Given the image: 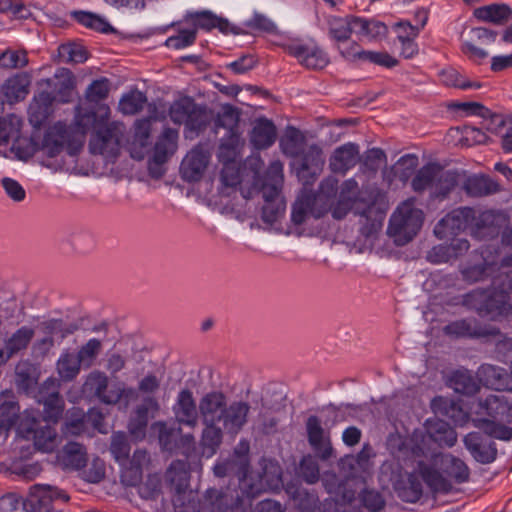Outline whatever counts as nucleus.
<instances>
[{
	"mask_svg": "<svg viewBox=\"0 0 512 512\" xmlns=\"http://www.w3.org/2000/svg\"><path fill=\"white\" fill-rule=\"evenodd\" d=\"M210 153L203 146L197 145L187 153L180 165V174L184 181L197 182L209 164Z\"/></svg>",
	"mask_w": 512,
	"mask_h": 512,
	"instance_id": "12",
	"label": "nucleus"
},
{
	"mask_svg": "<svg viewBox=\"0 0 512 512\" xmlns=\"http://www.w3.org/2000/svg\"><path fill=\"white\" fill-rule=\"evenodd\" d=\"M61 431L66 437L81 435L93 437L94 435L87 426L85 412L78 407H73L66 412Z\"/></svg>",
	"mask_w": 512,
	"mask_h": 512,
	"instance_id": "28",
	"label": "nucleus"
},
{
	"mask_svg": "<svg viewBox=\"0 0 512 512\" xmlns=\"http://www.w3.org/2000/svg\"><path fill=\"white\" fill-rule=\"evenodd\" d=\"M146 102L147 97L143 92L133 90L122 96L119 109L125 115H134L144 108Z\"/></svg>",
	"mask_w": 512,
	"mask_h": 512,
	"instance_id": "50",
	"label": "nucleus"
},
{
	"mask_svg": "<svg viewBox=\"0 0 512 512\" xmlns=\"http://www.w3.org/2000/svg\"><path fill=\"white\" fill-rule=\"evenodd\" d=\"M464 445L472 457L481 464H490L497 457L496 444L480 432H470L464 437Z\"/></svg>",
	"mask_w": 512,
	"mask_h": 512,
	"instance_id": "14",
	"label": "nucleus"
},
{
	"mask_svg": "<svg viewBox=\"0 0 512 512\" xmlns=\"http://www.w3.org/2000/svg\"><path fill=\"white\" fill-rule=\"evenodd\" d=\"M102 350V342L99 339H89L84 345H82L78 352L77 357L85 368H89L93 365L94 360Z\"/></svg>",
	"mask_w": 512,
	"mask_h": 512,
	"instance_id": "55",
	"label": "nucleus"
},
{
	"mask_svg": "<svg viewBox=\"0 0 512 512\" xmlns=\"http://www.w3.org/2000/svg\"><path fill=\"white\" fill-rule=\"evenodd\" d=\"M109 91V80L107 78H101L94 80L87 87L85 96L89 102L98 103L108 97Z\"/></svg>",
	"mask_w": 512,
	"mask_h": 512,
	"instance_id": "62",
	"label": "nucleus"
},
{
	"mask_svg": "<svg viewBox=\"0 0 512 512\" xmlns=\"http://www.w3.org/2000/svg\"><path fill=\"white\" fill-rule=\"evenodd\" d=\"M176 421L181 425L194 428L198 424V410L193 393L189 389H182L173 405Z\"/></svg>",
	"mask_w": 512,
	"mask_h": 512,
	"instance_id": "16",
	"label": "nucleus"
},
{
	"mask_svg": "<svg viewBox=\"0 0 512 512\" xmlns=\"http://www.w3.org/2000/svg\"><path fill=\"white\" fill-rule=\"evenodd\" d=\"M21 125V120L14 115L0 118V146L7 144L10 139L20 133Z\"/></svg>",
	"mask_w": 512,
	"mask_h": 512,
	"instance_id": "56",
	"label": "nucleus"
},
{
	"mask_svg": "<svg viewBox=\"0 0 512 512\" xmlns=\"http://www.w3.org/2000/svg\"><path fill=\"white\" fill-rule=\"evenodd\" d=\"M299 474L308 484L316 483L320 477L317 460L311 455L304 456L300 462Z\"/></svg>",
	"mask_w": 512,
	"mask_h": 512,
	"instance_id": "61",
	"label": "nucleus"
},
{
	"mask_svg": "<svg viewBox=\"0 0 512 512\" xmlns=\"http://www.w3.org/2000/svg\"><path fill=\"white\" fill-rule=\"evenodd\" d=\"M195 102L190 97H183L174 101L169 109V116L174 123L184 124L189 114L195 109Z\"/></svg>",
	"mask_w": 512,
	"mask_h": 512,
	"instance_id": "52",
	"label": "nucleus"
},
{
	"mask_svg": "<svg viewBox=\"0 0 512 512\" xmlns=\"http://www.w3.org/2000/svg\"><path fill=\"white\" fill-rule=\"evenodd\" d=\"M81 366L83 364L77 355L67 351L60 355L56 364L59 377L65 382L74 380L80 373Z\"/></svg>",
	"mask_w": 512,
	"mask_h": 512,
	"instance_id": "43",
	"label": "nucleus"
},
{
	"mask_svg": "<svg viewBox=\"0 0 512 512\" xmlns=\"http://www.w3.org/2000/svg\"><path fill=\"white\" fill-rule=\"evenodd\" d=\"M123 134L124 126L119 122H111L98 127L89 141L90 153L101 155L108 160H114L120 153Z\"/></svg>",
	"mask_w": 512,
	"mask_h": 512,
	"instance_id": "6",
	"label": "nucleus"
},
{
	"mask_svg": "<svg viewBox=\"0 0 512 512\" xmlns=\"http://www.w3.org/2000/svg\"><path fill=\"white\" fill-rule=\"evenodd\" d=\"M497 32L485 27L470 29L462 41L461 51L473 62L481 63L488 57V52L477 46V43H493Z\"/></svg>",
	"mask_w": 512,
	"mask_h": 512,
	"instance_id": "11",
	"label": "nucleus"
},
{
	"mask_svg": "<svg viewBox=\"0 0 512 512\" xmlns=\"http://www.w3.org/2000/svg\"><path fill=\"white\" fill-rule=\"evenodd\" d=\"M510 295L503 289L473 290L463 297V305L475 310L480 316L506 315L511 310Z\"/></svg>",
	"mask_w": 512,
	"mask_h": 512,
	"instance_id": "5",
	"label": "nucleus"
},
{
	"mask_svg": "<svg viewBox=\"0 0 512 512\" xmlns=\"http://www.w3.org/2000/svg\"><path fill=\"white\" fill-rule=\"evenodd\" d=\"M69 499V495L56 486L35 484L30 487L29 495L23 505L26 512H51L55 509L52 506L54 501L68 502Z\"/></svg>",
	"mask_w": 512,
	"mask_h": 512,
	"instance_id": "7",
	"label": "nucleus"
},
{
	"mask_svg": "<svg viewBox=\"0 0 512 512\" xmlns=\"http://www.w3.org/2000/svg\"><path fill=\"white\" fill-rule=\"evenodd\" d=\"M165 477L175 512H202L199 495L189 485L190 474L186 462L173 461Z\"/></svg>",
	"mask_w": 512,
	"mask_h": 512,
	"instance_id": "2",
	"label": "nucleus"
},
{
	"mask_svg": "<svg viewBox=\"0 0 512 512\" xmlns=\"http://www.w3.org/2000/svg\"><path fill=\"white\" fill-rule=\"evenodd\" d=\"M221 416L224 430L228 434H238L247 423L250 405L245 401H233L226 405Z\"/></svg>",
	"mask_w": 512,
	"mask_h": 512,
	"instance_id": "18",
	"label": "nucleus"
},
{
	"mask_svg": "<svg viewBox=\"0 0 512 512\" xmlns=\"http://www.w3.org/2000/svg\"><path fill=\"white\" fill-rule=\"evenodd\" d=\"M239 135H228L227 140H223L218 149L219 161L223 163L236 162L238 154Z\"/></svg>",
	"mask_w": 512,
	"mask_h": 512,
	"instance_id": "59",
	"label": "nucleus"
},
{
	"mask_svg": "<svg viewBox=\"0 0 512 512\" xmlns=\"http://www.w3.org/2000/svg\"><path fill=\"white\" fill-rule=\"evenodd\" d=\"M443 333L452 338L502 337L500 330L491 325H481L476 319H459L443 327Z\"/></svg>",
	"mask_w": 512,
	"mask_h": 512,
	"instance_id": "8",
	"label": "nucleus"
},
{
	"mask_svg": "<svg viewBox=\"0 0 512 512\" xmlns=\"http://www.w3.org/2000/svg\"><path fill=\"white\" fill-rule=\"evenodd\" d=\"M227 405V397L221 391L206 393L199 401V414L203 424H219Z\"/></svg>",
	"mask_w": 512,
	"mask_h": 512,
	"instance_id": "15",
	"label": "nucleus"
},
{
	"mask_svg": "<svg viewBox=\"0 0 512 512\" xmlns=\"http://www.w3.org/2000/svg\"><path fill=\"white\" fill-rule=\"evenodd\" d=\"M356 16L331 17L328 20L329 36L338 44L345 43L354 32L356 33Z\"/></svg>",
	"mask_w": 512,
	"mask_h": 512,
	"instance_id": "33",
	"label": "nucleus"
},
{
	"mask_svg": "<svg viewBox=\"0 0 512 512\" xmlns=\"http://www.w3.org/2000/svg\"><path fill=\"white\" fill-rule=\"evenodd\" d=\"M387 447L399 461L412 460L416 463L412 472L404 471L401 466L392 468L389 472L391 486L402 501L415 503L422 497L423 487L418 475L433 492L447 493L452 489V484L447 478L424 462L428 454L419 443L417 436L405 437L399 433L390 434L387 438Z\"/></svg>",
	"mask_w": 512,
	"mask_h": 512,
	"instance_id": "1",
	"label": "nucleus"
},
{
	"mask_svg": "<svg viewBox=\"0 0 512 512\" xmlns=\"http://www.w3.org/2000/svg\"><path fill=\"white\" fill-rule=\"evenodd\" d=\"M480 407L492 419L512 423V404L505 397L489 395L480 402Z\"/></svg>",
	"mask_w": 512,
	"mask_h": 512,
	"instance_id": "29",
	"label": "nucleus"
},
{
	"mask_svg": "<svg viewBox=\"0 0 512 512\" xmlns=\"http://www.w3.org/2000/svg\"><path fill=\"white\" fill-rule=\"evenodd\" d=\"M435 464H440L444 473L454 479L456 483H464L468 481L470 471L468 466L459 458L450 454H432Z\"/></svg>",
	"mask_w": 512,
	"mask_h": 512,
	"instance_id": "25",
	"label": "nucleus"
},
{
	"mask_svg": "<svg viewBox=\"0 0 512 512\" xmlns=\"http://www.w3.org/2000/svg\"><path fill=\"white\" fill-rule=\"evenodd\" d=\"M264 204L262 207V220L272 225L277 222L284 214L286 203L284 198L281 196V192H276L274 195H268L266 191H261Z\"/></svg>",
	"mask_w": 512,
	"mask_h": 512,
	"instance_id": "32",
	"label": "nucleus"
},
{
	"mask_svg": "<svg viewBox=\"0 0 512 512\" xmlns=\"http://www.w3.org/2000/svg\"><path fill=\"white\" fill-rule=\"evenodd\" d=\"M19 405L14 400H6L0 404V429L9 430L18 419Z\"/></svg>",
	"mask_w": 512,
	"mask_h": 512,
	"instance_id": "57",
	"label": "nucleus"
},
{
	"mask_svg": "<svg viewBox=\"0 0 512 512\" xmlns=\"http://www.w3.org/2000/svg\"><path fill=\"white\" fill-rule=\"evenodd\" d=\"M110 452L114 459L119 463H124L128 460L130 454V444L125 433L114 432L112 434Z\"/></svg>",
	"mask_w": 512,
	"mask_h": 512,
	"instance_id": "53",
	"label": "nucleus"
},
{
	"mask_svg": "<svg viewBox=\"0 0 512 512\" xmlns=\"http://www.w3.org/2000/svg\"><path fill=\"white\" fill-rule=\"evenodd\" d=\"M288 53L307 68L321 69L328 63L325 53L315 46L292 44L288 46Z\"/></svg>",
	"mask_w": 512,
	"mask_h": 512,
	"instance_id": "23",
	"label": "nucleus"
},
{
	"mask_svg": "<svg viewBox=\"0 0 512 512\" xmlns=\"http://www.w3.org/2000/svg\"><path fill=\"white\" fill-rule=\"evenodd\" d=\"M480 381L497 391H512V372L491 364H483L478 369Z\"/></svg>",
	"mask_w": 512,
	"mask_h": 512,
	"instance_id": "19",
	"label": "nucleus"
},
{
	"mask_svg": "<svg viewBox=\"0 0 512 512\" xmlns=\"http://www.w3.org/2000/svg\"><path fill=\"white\" fill-rule=\"evenodd\" d=\"M63 464L71 469H81L87 463V451L84 445L78 442H68L62 449Z\"/></svg>",
	"mask_w": 512,
	"mask_h": 512,
	"instance_id": "37",
	"label": "nucleus"
},
{
	"mask_svg": "<svg viewBox=\"0 0 512 512\" xmlns=\"http://www.w3.org/2000/svg\"><path fill=\"white\" fill-rule=\"evenodd\" d=\"M464 176V171L444 170L441 166V172L437 175L433 192L435 197L446 198L460 183L462 184Z\"/></svg>",
	"mask_w": 512,
	"mask_h": 512,
	"instance_id": "34",
	"label": "nucleus"
},
{
	"mask_svg": "<svg viewBox=\"0 0 512 512\" xmlns=\"http://www.w3.org/2000/svg\"><path fill=\"white\" fill-rule=\"evenodd\" d=\"M150 409H159V403L154 397H146L143 403L136 407L134 416L129 421V433L137 440L145 438Z\"/></svg>",
	"mask_w": 512,
	"mask_h": 512,
	"instance_id": "22",
	"label": "nucleus"
},
{
	"mask_svg": "<svg viewBox=\"0 0 512 512\" xmlns=\"http://www.w3.org/2000/svg\"><path fill=\"white\" fill-rule=\"evenodd\" d=\"M35 330L29 326H22L14 331L0 346V365H4L10 358L27 349L34 338Z\"/></svg>",
	"mask_w": 512,
	"mask_h": 512,
	"instance_id": "17",
	"label": "nucleus"
},
{
	"mask_svg": "<svg viewBox=\"0 0 512 512\" xmlns=\"http://www.w3.org/2000/svg\"><path fill=\"white\" fill-rule=\"evenodd\" d=\"M328 212L327 205L319 206V199L312 193H303L292 205L291 221L302 225L309 216L319 219Z\"/></svg>",
	"mask_w": 512,
	"mask_h": 512,
	"instance_id": "13",
	"label": "nucleus"
},
{
	"mask_svg": "<svg viewBox=\"0 0 512 512\" xmlns=\"http://www.w3.org/2000/svg\"><path fill=\"white\" fill-rule=\"evenodd\" d=\"M28 437H31L35 447L43 452H50L56 446L57 434L50 423L32 419L31 424L27 426Z\"/></svg>",
	"mask_w": 512,
	"mask_h": 512,
	"instance_id": "21",
	"label": "nucleus"
},
{
	"mask_svg": "<svg viewBox=\"0 0 512 512\" xmlns=\"http://www.w3.org/2000/svg\"><path fill=\"white\" fill-rule=\"evenodd\" d=\"M44 389H46V383L39 393L38 400L39 403L43 404V422L56 423L63 413L64 401L56 389H53L47 395H44Z\"/></svg>",
	"mask_w": 512,
	"mask_h": 512,
	"instance_id": "30",
	"label": "nucleus"
},
{
	"mask_svg": "<svg viewBox=\"0 0 512 512\" xmlns=\"http://www.w3.org/2000/svg\"><path fill=\"white\" fill-rule=\"evenodd\" d=\"M427 436L439 446L452 447L457 442L456 431L442 420L428 421Z\"/></svg>",
	"mask_w": 512,
	"mask_h": 512,
	"instance_id": "31",
	"label": "nucleus"
},
{
	"mask_svg": "<svg viewBox=\"0 0 512 512\" xmlns=\"http://www.w3.org/2000/svg\"><path fill=\"white\" fill-rule=\"evenodd\" d=\"M220 181L225 188H234L240 184L241 176L237 162L223 163Z\"/></svg>",
	"mask_w": 512,
	"mask_h": 512,
	"instance_id": "64",
	"label": "nucleus"
},
{
	"mask_svg": "<svg viewBox=\"0 0 512 512\" xmlns=\"http://www.w3.org/2000/svg\"><path fill=\"white\" fill-rule=\"evenodd\" d=\"M305 428L308 443L317 456L324 461L333 457L334 449L330 432L324 429L321 419L316 415H310L306 420Z\"/></svg>",
	"mask_w": 512,
	"mask_h": 512,
	"instance_id": "10",
	"label": "nucleus"
},
{
	"mask_svg": "<svg viewBox=\"0 0 512 512\" xmlns=\"http://www.w3.org/2000/svg\"><path fill=\"white\" fill-rule=\"evenodd\" d=\"M28 58L26 52L16 50H6L0 54V67L4 69H18L27 65Z\"/></svg>",
	"mask_w": 512,
	"mask_h": 512,
	"instance_id": "60",
	"label": "nucleus"
},
{
	"mask_svg": "<svg viewBox=\"0 0 512 512\" xmlns=\"http://www.w3.org/2000/svg\"><path fill=\"white\" fill-rule=\"evenodd\" d=\"M12 139L11 152L19 160L31 158L38 149V144L32 138L21 136L20 133Z\"/></svg>",
	"mask_w": 512,
	"mask_h": 512,
	"instance_id": "51",
	"label": "nucleus"
},
{
	"mask_svg": "<svg viewBox=\"0 0 512 512\" xmlns=\"http://www.w3.org/2000/svg\"><path fill=\"white\" fill-rule=\"evenodd\" d=\"M423 219V212L415 207V200L408 199L392 214L387 228L388 234L395 238L398 245H404L416 236Z\"/></svg>",
	"mask_w": 512,
	"mask_h": 512,
	"instance_id": "4",
	"label": "nucleus"
},
{
	"mask_svg": "<svg viewBox=\"0 0 512 512\" xmlns=\"http://www.w3.org/2000/svg\"><path fill=\"white\" fill-rule=\"evenodd\" d=\"M441 172V165L438 163H428L421 167L414 178L411 186L415 192H423L427 188L435 190V182L437 175Z\"/></svg>",
	"mask_w": 512,
	"mask_h": 512,
	"instance_id": "36",
	"label": "nucleus"
},
{
	"mask_svg": "<svg viewBox=\"0 0 512 512\" xmlns=\"http://www.w3.org/2000/svg\"><path fill=\"white\" fill-rule=\"evenodd\" d=\"M449 386L457 393L474 395L479 390V385L473 374L466 369L452 372L449 378Z\"/></svg>",
	"mask_w": 512,
	"mask_h": 512,
	"instance_id": "38",
	"label": "nucleus"
},
{
	"mask_svg": "<svg viewBox=\"0 0 512 512\" xmlns=\"http://www.w3.org/2000/svg\"><path fill=\"white\" fill-rule=\"evenodd\" d=\"M202 512H227L231 504V498L215 488L208 489L201 501Z\"/></svg>",
	"mask_w": 512,
	"mask_h": 512,
	"instance_id": "42",
	"label": "nucleus"
},
{
	"mask_svg": "<svg viewBox=\"0 0 512 512\" xmlns=\"http://www.w3.org/2000/svg\"><path fill=\"white\" fill-rule=\"evenodd\" d=\"M283 164L279 160L272 161L267 168L265 173L264 182L261 187V191H266L268 195L276 192H281L283 184Z\"/></svg>",
	"mask_w": 512,
	"mask_h": 512,
	"instance_id": "45",
	"label": "nucleus"
},
{
	"mask_svg": "<svg viewBox=\"0 0 512 512\" xmlns=\"http://www.w3.org/2000/svg\"><path fill=\"white\" fill-rule=\"evenodd\" d=\"M40 329L45 335L62 341L78 331L79 325L76 322H66L62 319H49L40 324Z\"/></svg>",
	"mask_w": 512,
	"mask_h": 512,
	"instance_id": "40",
	"label": "nucleus"
},
{
	"mask_svg": "<svg viewBox=\"0 0 512 512\" xmlns=\"http://www.w3.org/2000/svg\"><path fill=\"white\" fill-rule=\"evenodd\" d=\"M475 426L483 431L485 436L496 438L503 441H509L512 438V428L490 419L474 420Z\"/></svg>",
	"mask_w": 512,
	"mask_h": 512,
	"instance_id": "47",
	"label": "nucleus"
},
{
	"mask_svg": "<svg viewBox=\"0 0 512 512\" xmlns=\"http://www.w3.org/2000/svg\"><path fill=\"white\" fill-rule=\"evenodd\" d=\"M358 155V146L353 143H346L333 152L329 161L330 169L335 173H345L356 165Z\"/></svg>",
	"mask_w": 512,
	"mask_h": 512,
	"instance_id": "26",
	"label": "nucleus"
},
{
	"mask_svg": "<svg viewBox=\"0 0 512 512\" xmlns=\"http://www.w3.org/2000/svg\"><path fill=\"white\" fill-rule=\"evenodd\" d=\"M462 189L470 197L481 198L498 193L501 186L489 176L473 174L463 177Z\"/></svg>",
	"mask_w": 512,
	"mask_h": 512,
	"instance_id": "20",
	"label": "nucleus"
},
{
	"mask_svg": "<svg viewBox=\"0 0 512 512\" xmlns=\"http://www.w3.org/2000/svg\"><path fill=\"white\" fill-rule=\"evenodd\" d=\"M359 500L369 512H380L386 505L382 494L374 489H363L359 494Z\"/></svg>",
	"mask_w": 512,
	"mask_h": 512,
	"instance_id": "58",
	"label": "nucleus"
},
{
	"mask_svg": "<svg viewBox=\"0 0 512 512\" xmlns=\"http://www.w3.org/2000/svg\"><path fill=\"white\" fill-rule=\"evenodd\" d=\"M459 107L463 111H465L471 115H478V116H481L484 118L490 116V121L492 124L495 125V127L492 128L490 125H486L485 128L492 133H497L498 128H501L504 126V120H503L502 116L497 115V114L491 115V111L488 108H486L485 106H483L481 103L464 102V103H461L459 105Z\"/></svg>",
	"mask_w": 512,
	"mask_h": 512,
	"instance_id": "48",
	"label": "nucleus"
},
{
	"mask_svg": "<svg viewBox=\"0 0 512 512\" xmlns=\"http://www.w3.org/2000/svg\"><path fill=\"white\" fill-rule=\"evenodd\" d=\"M474 219V209L460 207L452 210L434 227V234L439 239H445L471 227Z\"/></svg>",
	"mask_w": 512,
	"mask_h": 512,
	"instance_id": "9",
	"label": "nucleus"
},
{
	"mask_svg": "<svg viewBox=\"0 0 512 512\" xmlns=\"http://www.w3.org/2000/svg\"><path fill=\"white\" fill-rule=\"evenodd\" d=\"M473 16L481 22L504 25L512 20V8L505 3H493L474 9Z\"/></svg>",
	"mask_w": 512,
	"mask_h": 512,
	"instance_id": "24",
	"label": "nucleus"
},
{
	"mask_svg": "<svg viewBox=\"0 0 512 512\" xmlns=\"http://www.w3.org/2000/svg\"><path fill=\"white\" fill-rule=\"evenodd\" d=\"M441 81L447 86L463 90L478 89L481 87V84L479 82L468 80L466 77H464L454 69L443 70L441 73Z\"/></svg>",
	"mask_w": 512,
	"mask_h": 512,
	"instance_id": "54",
	"label": "nucleus"
},
{
	"mask_svg": "<svg viewBox=\"0 0 512 512\" xmlns=\"http://www.w3.org/2000/svg\"><path fill=\"white\" fill-rule=\"evenodd\" d=\"M212 113L204 106L195 104V109L189 114L186 122V137L193 138L204 131L212 120Z\"/></svg>",
	"mask_w": 512,
	"mask_h": 512,
	"instance_id": "35",
	"label": "nucleus"
},
{
	"mask_svg": "<svg viewBox=\"0 0 512 512\" xmlns=\"http://www.w3.org/2000/svg\"><path fill=\"white\" fill-rule=\"evenodd\" d=\"M200 445L203 455L213 456L220 447L223 440V430L217 424H203Z\"/></svg>",
	"mask_w": 512,
	"mask_h": 512,
	"instance_id": "39",
	"label": "nucleus"
},
{
	"mask_svg": "<svg viewBox=\"0 0 512 512\" xmlns=\"http://www.w3.org/2000/svg\"><path fill=\"white\" fill-rule=\"evenodd\" d=\"M178 132L171 128H166L157 140L154 147V157L160 161H167L177 149Z\"/></svg>",
	"mask_w": 512,
	"mask_h": 512,
	"instance_id": "41",
	"label": "nucleus"
},
{
	"mask_svg": "<svg viewBox=\"0 0 512 512\" xmlns=\"http://www.w3.org/2000/svg\"><path fill=\"white\" fill-rule=\"evenodd\" d=\"M239 113L231 105L223 107L215 119L216 128H225L228 135H239L238 133Z\"/></svg>",
	"mask_w": 512,
	"mask_h": 512,
	"instance_id": "49",
	"label": "nucleus"
},
{
	"mask_svg": "<svg viewBox=\"0 0 512 512\" xmlns=\"http://www.w3.org/2000/svg\"><path fill=\"white\" fill-rule=\"evenodd\" d=\"M356 34L365 36L370 40H380L386 37L388 27L381 21L365 19L356 16Z\"/></svg>",
	"mask_w": 512,
	"mask_h": 512,
	"instance_id": "44",
	"label": "nucleus"
},
{
	"mask_svg": "<svg viewBox=\"0 0 512 512\" xmlns=\"http://www.w3.org/2000/svg\"><path fill=\"white\" fill-rule=\"evenodd\" d=\"M59 55L65 62L83 63L87 60L85 48L78 44H64L59 47Z\"/></svg>",
	"mask_w": 512,
	"mask_h": 512,
	"instance_id": "63",
	"label": "nucleus"
},
{
	"mask_svg": "<svg viewBox=\"0 0 512 512\" xmlns=\"http://www.w3.org/2000/svg\"><path fill=\"white\" fill-rule=\"evenodd\" d=\"M70 17L82 26L98 32L107 33L111 30L110 24L104 18L92 12L73 10Z\"/></svg>",
	"mask_w": 512,
	"mask_h": 512,
	"instance_id": "46",
	"label": "nucleus"
},
{
	"mask_svg": "<svg viewBox=\"0 0 512 512\" xmlns=\"http://www.w3.org/2000/svg\"><path fill=\"white\" fill-rule=\"evenodd\" d=\"M84 145L83 132L72 125L57 122L50 126L43 137L41 150L48 157H56L63 151L77 155Z\"/></svg>",
	"mask_w": 512,
	"mask_h": 512,
	"instance_id": "3",
	"label": "nucleus"
},
{
	"mask_svg": "<svg viewBox=\"0 0 512 512\" xmlns=\"http://www.w3.org/2000/svg\"><path fill=\"white\" fill-rule=\"evenodd\" d=\"M276 135L274 123L267 118H259L250 132V143L258 150L266 149L274 144Z\"/></svg>",
	"mask_w": 512,
	"mask_h": 512,
	"instance_id": "27",
	"label": "nucleus"
}]
</instances>
